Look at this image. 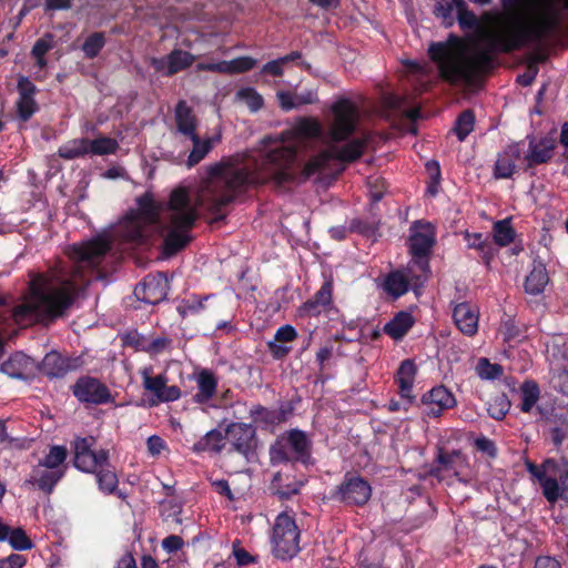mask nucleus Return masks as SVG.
Masks as SVG:
<instances>
[{"instance_id": "obj_1", "label": "nucleus", "mask_w": 568, "mask_h": 568, "mask_svg": "<svg viewBox=\"0 0 568 568\" xmlns=\"http://www.w3.org/2000/svg\"><path fill=\"white\" fill-rule=\"evenodd\" d=\"M345 142L329 146L301 166L296 146L285 145L282 135H265L260 141L261 148L245 156L243 166L234 168L223 162L210 165L207 173L211 181L205 207L212 215L211 223L225 220L229 205L250 187L272 184L276 190H282L326 171L333 160L342 163L359 160L368 140L354 138Z\"/></svg>"}, {"instance_id": "obj_2", "label": "nucleus", "mask_w": 568, "mask_h": 568, "mask_svg": "<svg viewBox=\"0 0 568 568\" xmlns=\"http://www.w3.org/2000/svg\"><path fill=\"white\" fill-rule=\"evenodd\" d=\"M560 24L557 12L544 14L532 23L508 17L479 31L469 59L465 55L463 40L453 33L445 41L432 42L427 52L442 81L453 87L470 85L477 78L494 70L496 55L509 54L532 42L545 41L559 30Z\"/></svg>"}, {"instance_id": "obj_3", "label": "nucleus", "mask_w": 568, "mask_h": 568, "mask_svg": "<svg viewBox=\"0 0 568 568\" xmlns=\"http://www.w3.org/2000/svg\"><path fill=\"white\" fill-rule=\"evenodd\" d=\"M110 250L109 241L102 237L74 245L71 252L74 263L70 270L58 272L50 278L40 274L30 281L29 298L11 311L13 321L19 325L32 322L48 325L67 316L93 273H100L99 267Z\"/></svg>"}, {"instance_id": "obj_4", "label": "nucleus", "mask_w": 568, "mask_h": 568, "mask_svg": "<svg viewBox=\"0 0 568 568\" xmlns=\"http://www.w3.org/2000/svg\"><path fill=\"white\" fill-rule=\"evenodd\" d=\"M199 219L196 206L192 203L186 187L174 189L166 203L162 229L165 232L162 253L166 257L176 255L191 242V231Z\"/></svg>"}, {"instance_id": "obj_5", "label": "nucleus", "mask_w": 568, "mask_h": 568, "mask_svg": "<svg viewBox=\"0 0 568 568\" xmlns=\"http://www.w3.org/2000/svg\"><path fill=\"white\" fill-rule=\"evenodd\" d=\"M301 532L294 517L287 511L278 514L271 531L273 555L282 560L291 559L300 551Z\"/></svg>"}, {"instance_id": "obj_6", "label": "nucleus", "mask_w": 568, "mask_h": 568, "mask_svg": "<svg viewBox=\"0 0 568 568\" xmlns=\"http://www.w3.org/2000/svg\"><path fill=\"white\" fill-rule=\"evenodd\" d=\"M136 205L125 216L128 237L130 241L143 243L146 240V226L159 222L161 207L149 192L136 199Z\"/></svg>"}, {"instance_id": "obj_7", "label": "nucleus", "mask_w": 568, "mask_h": 568, "mask_svg": "<svg viewBox=\"0 0 568 568\" xmlns=\"http://www.w3.org/2000/svg\"><path fill=\"white\" fill-rule=\"evenodd\" d=\"M333 122L328 131L332 142L347 141L356 131L359 120L357 105L347 98H339L332 106Z\"/></svg>"}, {"instance_id": "obj_8", "label": "nucleus", "mask_w": 568, "mask_h": 568, "mask_svg": "<svg viewBox=\"0 0 568 568\" xmlns=\"http://www.w3.org/2000/svg\"><path fill=\"white\" fill-rule=\"evenodd\" d=\"M555 468V463L547 460L541 468L529 465L528 469L535 476L541 488L545 498L554 504L558 499L568 501V470L558 474V478L550 475Z\"/></svg>"}, {"instance_id": "obj_9", "label": "nucleus", "mask_w": 568, "mask_h": 568, "mask_svg": "<svg viewBox=\"0 0 568 568\" xmlns=\"http://www.w3.org/2000/svg\"><path fill=\"white\" fill-rule=\"evenodd\" d=\"M310 458V440L305 433L292 430L282 437L271 448V459L274 463L295 459L306 463Z\"/></svg>"}, {"instance_id": "obj_10", "label": "nucleus", "mask_w": 568, "mask_h": 568, "mask_svg": "<svg viewBox=\"0 0 568 568\" xmlns=\"http://www.w3.org/2000/svg\"><path fill=\"white\" fill-rule=\"evenodd\" d=\"M123 347L131 348L135 353H149L158 355L171 352L172 339L154 333H142L138 329H128L119 335Z\"/></svg>"}, {"instance_id": "obj_11", "label": "nucleus", "mask_w": 568, "mask_h": 568, "mask_svg": "<svg viewBox=\"0 0 568 568\" xmlns=\"http://www.w3.org/2000/svg\"><path fill=\"white\" fill-rule=\"evenodd\" d=\"M436 244V232L429 222L415 221L410 226L407 241L410 257L430 261L433 247Z\"/></svg>"}, {"instance_id": "obj_12", "label": "nucleus", "mask_w": 568, "mask_h": 568, "mask_svg": "<svg viewBox=\"0 0 568 568\" xmlns=\"http://www.w3.org/2000/svg\"><path fill=\"white\" fill-rule=\"evenodd\" d=\"M94 444L93 437L74 440V466L78 469L85 473H95L100 467L108 465V452L93 449Z\"/></svg>"}, {"instance_id": "obj_13", "label": "nucleus", "mask_w": 568, "mask_h": 568, "mask_svg": "<svg viewBox=\"0 0 568 568\" xmlns=\"http://www.w3.org/2000/svg\"><path fill=\"white\" fill-rule=\"evenodd\" d=\"M141 375L144 389L152 395L149 399L151 407L160 403L174 402L181 397L180 388L175 385L169 386L163 374L153 375L152 368L145 367L141 371Z\"/></svg>"}, {"instance_id": "obj_14", "label": "nucleus", "mask_w": 568, "mask_h": 568, "mask_svg": "<svg viewBox=\"0 0 568 568\" xmlns=\"http://www.w3.org/2000/svg\"><path fill=\"white\" fill-rule=\"evenodd\" d=\"M170 290L169 280L163 272L148 274L134 288L135 297L149 305L166 300Z\"/></svg>"}, {"instance_id": "obj_15", "label": "nucleus", "mask_w": 568, "mask_h": 568, "mask_svg": "<svg viewBox=\"0 0 568 568\" xmlns=\"http://www.w3.org/2000/svg\"><path fill=\"white\" fill-rule=\"evenodd\" d=\"M527 140L528 150L524 156V170L526 172L538 165L547 164L552 160L557 146V140L554 135L546 134L541 138L527 135Z\"/></svg>"}, {"instance_id": "obj_16", "label": "nucleus", "mask_w": 568, "mask_h": 568, "mask_svg": "<svg viewBox=\"0 0 568 568\" xmlns=\"http://www.w3.org/2000/svg\"><path fill=\"white\" fill-rule=\"evenodd\" d=\"M371 495V485L358 476H347L336 493L337 498L348 505H364Z\"/></svg>"}, {"instance_id": "obj_17", "label": "nucleus", "mask_w": 568, "mask_h": 568, "mask_svg": "<svg viewBox=\"0 0 568 568\" xmlns=\"http://www.w3.org/2000/svg\"><path fill=\"white\" fill-rule=\"evenodd\" d=\"M312 339V334L298 336L296 329L292 325H283L277 328L274 339L268 342L270 349L274 355H286L292 347L287 343L297 342L301 345V352L306 351Z\"/></svg>"}, {"instance_id": "obj_18", "label": "nucleus", "mask_w": 568, "mask_h": 568, "mask_svg": "<svg viewBox=\"0 0 568 568\" xmlns=\"http://www.w3.org/2000/svg\"><path fill=\"white\" fill-rule=\"evenodd\" d=\"M73 394L79 400L92 404L106 403L110 398L108 388L91 377L80 378L73 386Z\"/></svg>"}, {"instance_id": "obj_19", "label": "nucleus", "mask_w": 568, "mask_h": 568, "mask_svg": "<svg viewBox=\"0 0 568 568\" xmlns=\"http://www.w3.org/2000/svg\"><path fill=\"white\" fill-rule=\"evenodd\" d=\"M422 402L426 407V414L430 417H438L456 405L454 395L444 386L432 388L423 396Z\"/></svg>"}, {"instance_id": "obj_20", "label": "nucleus", "mask_w": 568, "mask_h": 568, "mask_svg": "<svg viewBox=\"0 0 568 568\" xmlns=\"http://www.w3.org/2000/svg\"><path fill=\"white\" fill-rule=\"evenodd\" d=\"M225 437L235 450L246 455L254 446L255 429L247 424L233 423L226 428Z\"/></svg>"}, {"instance_id": "obj_21", "label": "nucleus", "mask_w": 568, "mask_h": 568, "mask_svg": "<svg viewBox=\"0 0 568 568\" xmlns=\"http://www.w3.org/2000/svg\"><path fill=\"white\" fill-rule=\"evenodd\" d=\"M399 270L416 294H419L432 275L430 261L417 257H410L407 265Z\"/></svg>"}, {"instance_id": "obj_22", "label": "nucleus", "mask_w": 568, "mask_h": 568, "mask_svg": "<svg viewBox=\"0 0 568 568\" xmlns=\"http://www.w3.org/2000/svg\"><path fill=\"white\" fill-rule=\"evenodd\" d=\"M521 156L520 143L508 144L497 155L494 166V176L496 179H510L516 172V161Z\"/></svg>"}, {"instance_id": "obj_23", "label": "nucleus", "mask_w": 568, "mask_h": 568, "mask_svg": "<svg viewBox=\"0 0 568 568\" xmlns=\"http://www.w3.org/2000/svg\"><path fill=\"white\" fill-rule=\"evenodd\" d=\"M549 283V273L544 260L537 255L532 260L531 270L526 276L525 291L530 295L541 294Z\"/></svg>"}, {"instance_id": "obj_24", "label": "nucleus", "mask_w": 568, "mask_h": 568, "mask_svg": "<svg viewBox=\"0 0 568 568\" xmlns=\"http://www.w3.org/2000/svg\"><path fill=\"white\" fill-rule=\"evenodd\" d=\"M417 375V366L413 359L407 358L402 362L396 373V383L398 385L399 395L412 404L415 396L413 395V386Z\"/></svg>"}, {"instance_id": "obj_25", "label": "nucleus", "mask_w": 568, "mask_h": 568, "mask_svg": "<svg viewBox=\"0 0 568 568\" xmlns=\"http://www.w3.org/2000/svg\"><path fill=\"white\" fill-rule=\"evenodd\" d=\"M256 65V60L252 57L244 55L235 58L231 61H221L217 63L201 64L200 69L212 72L240 74L252 70Z\"/></svg>"}, {"instance_id": "obj_26", "label": "nucleus", "mask_w": 568, "mask_h": 568, "mask_svg": "<svg viewBox=\"0 0 568 568\" xmlns=\"http://www.w3.org/2000/svg\"><path fill=\"white\" fill-rule=\"evenodd\" d=\"M78 359L79 357H43L39 371L50 378L63 377L80 365Z\"/></svg>"}, {"instance_id": "obj_27", "label": "nucleus", "mask_w": 568, "mask_h": 568, "mask_svg": "<svg viewBox=\"0 0 568 568\" xmlns=\"http://www.w3.org/2000/svg\"><path fill=\"white\" fill-rule=\"evenodd\" d=\"M438 460L442 465V470L452 471L464 484L471 481V477L467 473L468 464L460 453L440 454Z\"/></svg>"}, {"instance_id": "obj_28", "label": "nucleus", "mask_w": 568, "mask_h": 568, "mask_svg": "<svg viewBox=\"0 0 568 568\" xmlns=\"http://www.w3.org/2000/svg\"><path fill=\"white\" fill-rule=\"evenodd\" d=\"M453 318L458 329L467 335H473L477 331L478 316L471 305L464 302L455 306Z\"/></svg>"}, {"instance_id": "obj_29", "label": "nucleus", "mask_w": 568, "mask_h": 568, "mask_svg": "<svg viewBox=\"0 0 568 568\" xmlns=\"http://www.w3.org/2000/svg\"><path fill=\"white\" fill-rule=\"evenodd\" d=\"M464 240L467 243V247L478 251L484 264L489 266L497 253L493 241H490L488 236H484L481 233L469 232H465Z\"/></svg>"}, {"instance_id": "obj_30", "label": "nucleus", "mask_w": 568, "mask_h": 568, "mask_svg": "<svg viewBox=\"0 0 568 568\" xmlns=\"http://www.w3.org/2000/svg\"><path fill=\"white\" fill-rule=\"evenodd\" d=\"M175 123L178 131L186 138L193 136L196 133L197 121L192 112V109L183 100L179 101L175 105Z\"/></svg>"}, {"instance_id": "obj_31", "label": "nucleus", "mask_w": 568, "mask_h": 568, "mask_svg": "<svg viewBox=\"0 0 568 568\" xmlns=\"http://www.w3.org/2000/svg\"><path fill=\"white\" fill-rule=\"evenodd\" d=\"M414 323L415 320L409 312L400 311L396 313L388 323L385 324L384 333L394 339H400L408 333Z\"/></svg>"}, {"instance_id": "obj_32", "label": "nucleus", "mask_w": 568, "mask_h": 568, "mask_svg": "<svg viewBox=\"0 0 568 568\" xmlns=\"http://www.w3.org/2000/svg\"><path fill=\"white\" fill-rule=\"evenodd\" d=\"M382 287L384 292L394 300L399 298L412 290L407 278L399 268L390 271L385 276Z\"/></svg>"}, {"instance_id": "obj_33", "label": "nucleus", "mask_w": 568, "mask_h": 568, "mask_svg": "<svg viewBox=\"0 0 568 568\" xmlns=\"http://www.w3.org/2000/svg\"><path fill=\"white\" fill-rule=\"evenodd\" d=\"M63 469L47 468L39 464L32 471L31 480L36 483L40 489L51 493L55 484L63 477Z\"/></svg>"}, {"instance_id": "obj_34", "label": "nucleus", "mask_w": 568, "mask_h": 568, "mask_svg": "<svg viewBox=\"0 0 568 568\" xmlns=\"http://www.w3.org/2000/svg\"><path fill=\"white\" fill-rule=\"evenodd\" d=\"M195 61V57L189 51L181 49H173L166 55V71L165 75H174L187 68H190Z\"/></svg>"}, {"instance_id": "obj_35", "label": "nucleus", "mask_w": 568, "mask_h": 568, "mask_svg": "<svg viewBox=\"0 0 568 568\" xmlns=\"http://www.w3.org/2000/svg\"><path fill=\"white\" fill-rule=\"evenodd\" d=\"M561 359L566 357H556L550 362V383L554 388L568 395V362Z\"/></svg>"}, {"instance_id": "obj_36", "label": "nucleus", "mask_w": 568, "mask_h": 568, "mask_svg": "<svg viewBox=\"0 0 568 568\" xmlns=\"http://www.w3.org/2000/svg\"><path fill=\"white\" fill-rule=\"evenodd\" d=\"M292 131L297 138L315 139L322 135L323 128L320 121L315 118H300Z\"/></svg>"}, {"instance_id": "obj_37", "label": "nucleus", "mask_w": 568, "mask_h": 568, "mask_svg": "<svg viewBox=\"0 0 568 568\" xmlns=\"http://www.w3.org/2000/svg\"><path fill=\"white\" fill-rule=\"evenodd\" d=\"M520 410L524 413H529L532 407L537 404L540 397V389L536 382L529 379L525 381L520 388Z\"/></svg>"}, {"instance_id": "obj_38", "label": "nucleus", "mask_w": 568, "mask_h": 568, "mask_svg": "<svg viewBox=\"0 0 568 568\" xmlns=\"http://www.w3.org/2000/svg\"><path fill=\"white\" fill-rule=\"evenodd\" d=\"M58 154L64 160H73L89 154V139L71 140L59 148Z\"/></svg>"}, {"instance_id": "obj_39", "label": "nucleus", "mask_w": 568, "mask_h": 568, "mask_svg": "<svg viewBox=\"0 0 568 568\" xmlns=\"http://www.w3.org/2000/svg\"><path fill=\"white\" fill-rule=\"evenodd\" d=\"M225 440L226 437L221 430L212 429L194 444V450L220 452L225 446Z\"/></svg>"}, {"instance_id": "obj_40", "label": "nucleus", "mask_w": 568, "mask_h": 568, "mask_svg": "<svg viewBox=\"0 0 568 568\" xmlns=\"http://www.w3.org/2000/svg\"><path fill=\"white\" fill-rule=\"evenodd\" d=\"M515 230L511 226L510 219L495 222L493 226V243L498 246H507L515 239Z\"/></svg>"}, {"instance_id": "obj_41", "label": "nucleus", "mask_w": 568, "mask_h": 568, "mask_svg": "<svg viewBox=\"0 0 568 568\" xmlns=\"http://www.w3.org/2000/svg\"><path fill=\"white\" fill-rule=\"evenodd\" d=\"M197 387L199 390L195 394V400L197 403H204L214 395L216 389V379L210 372L203 371L197 376Z\"/></svg>"}, {"instance_id": "obj_42", "label": "nucleus", "mask_w": 568, "mask_h": 568, "mask_svg": "<svg viewBox=\"0 0 568 568\" xmlns=\"http://www.w3.org/2000/svg\"><path fill=\"white\" fill-rule=\"evenodd\" d=\"M189 139L193 143V148L187 158V166L192 168V166L196 165L197 163H200L206 156V154L211 151L212 140L211 139L201 140L197 134L190 136Z\"/></svg>"}, {"instance_id": "obj_43", "label": "nucleus", "mask_w": 568, "mask_h": 568, "mask_svg": "<svg viewBox=\"0 0 568 568\" xmlns=\"http://www.w3.org/2000/svg\"><path fill=\"white\" fill-rule=\"evenodd\" d=\"M106 43L104 32L97 31L87 37L84 40L81 50L87 59L97 58Z\"/></svg>"}, {"instance_id": "obj_44", "label": "nucleus", "mask_w": 568, "mask_h": 568, "mask_svg": "<svg viewBox=\"0 0 568 568\" xmlns=\"http://www.w3.org/2000/svg\"><path fill=\"white\" fill-rule=\"evenodd\" d=\"M475 125V114L470 109L464 110L456 119L455 125L453 128L454 133L457 139L462 142L469 135V133L474 130Z\"/></svg>"}, {"instance_id": "obj_45", "label": "nucleus", "mask_w": 568, "mask_h": 568, "mask_svg": "<svg viewBox=\"0 0 568 568\" xmlns=\"http://www.w3.org/2000/svg\"><path fill=\"white\" fill-rule=\"evenodd\" d=\"M118 149V141L109 136H101L94 140H89V153L94 155L114 154Z\"/></svg>"}, {"instance_id": "obj_46", "label": "nucleus", "mask_w": 568, "mask_h": 568, "mask_svg": "<svg viewBox=\"0 0 568 568\" xmlns=\"http://www.w3.org/2000/svg\"><path fill=\"white\" fill-rule=\"evenodd\" d=\"M456 6V12H457V20L459 23L460 29L463 30H470L478 28L479 22L476 14L468 10L467 4L465 0H454Z\"/></svg>"}, {"instance_id": "obj_47", "label": "nucleus", "mask_w": 568, "mask_h": 568, "mask_svg": "<svg viewBox=\"0 0 568 568\" xmlns=\"http://www.w3.org/2000/svg\"><path fill=\"white\" fill-rule=\"evenodd\" d=\"M213 295H191L183 300L181 305L178 307V312L181 316L195 315L205 308L204 302L211 298Z\"/></svg>"}, {"instance_id": "obj_48", "label": "nucleus", "mask_w": 568, "mask_h": 568, "mask_svg": "<svg viewBox=\"0 0 568 568\" xmlns=\"http://www.w3.org/2000/svg\"><path fill=\"white\" fill-rule=\"evenodd\" d=\"M95 474L100 489L103 493L112 494L118 486V477L115 473L109 468V465H106L100 467Z\"/></svg>"}, {"instance_id": "obj_49", "label": "nucleus", "mask_w": 568, "mask_h": 568, "mask_svg": "<svg viewBox=\"0 0 568 568\" xmlns=\"http://www.w3.org/2000/svg\"><path fill=\"white\" fill-rule=\"evenodd\" d=\"M510 409V402L505 394H499L488 403L487 412L496 420L503 419Z\"/></svg>"}, {"instance_id": "obj_50", "label": "nucleus", "mask_w": 568, "mask_h": 568, "mask_svg": "<svg viewBox=\"0 0 568 568\" xmlns=\"http://www.w3.org/2000/svg\"><path fill=\"white\" fill-rule=\"evenodd\" d=\"M476 372L481 379L494 381L503 375L504 369L499 364L490 363L487 357H483L476 365Z\"/></svg>"}, {"instance_id": "obj_51", "label": "nucleus", "mask_w": 568, "mask_h": 568, "mask_svg": "<svg viewBox=\"0 0 568 568\" xmlns=\"http://www.w3.org/2000/svg\"><path fill=\"white\" fill-rule=\"evenodd\" d=\"M17 116L22 122H28L39 111L34 98H19L17 103Z\"/></svg>"}, {"instance_id": "obj_52", "label": "nucleus", "mask_w": 568, "mask_h": 568, "mask_svg": "<svg viewBox=\"0 0 568 568\" xmlns=\"http://www.w3.org/2000/svg\"><path fill=\"white\" fill-rule=\"evenodd\" d=\"M67 458V449L63 446L51 447L49 454L44 457L40 464L47 468L63 469V463Z\"/></svg>"}, {"instance_id": "obj_53", "label": "nucleus", "mask_w": 568, "mask_h": 568, "mask_svg": "<svg viewBox=\"0 0 568 568\" xmlns=\"http://www.w3.org/2000/svg\"><path fill=\"white\" fill-rule=\"evenodd\" d=\"M454 10H456L454 0H440L435 4L434 14L440 18L446 27H450L454 24Z\"/></svg>"}, {"instance_id": "obj_54", "label": "nucleus", "mask_w": 568, "mask_h": 568, "mask_svg": "<svg viewBox=\"0 0 568 568\" xmlns=\"http://www.w3.org/2000/svg\"><path fill=\"white\" fill-rule=\"evenodd\" d=\"M237 94L245 101L251 112H257L264 105L263 97L254 88L241 89Z\"/></svg>"}, {"instance_id": "obj_55", "label": "nucleus", "mask_w": 568, "mask_h": 568, "mask_svg": "<svg viewBox=\"0 0 568 568\" xmlns=\"http://www.w3.org/2000/svg\"><path fill=\"white\" fill-rule=\"evenodd\" d=\"M6 541L17 550H28L32 548V542L22 528H11Z\"/></svg>"}, {"instance_id": "obj_56", "label": "nucleus", "mask_w": 568, "mask_h": 568, "mask_svg": "<svg viewBox=\"0 0 568 568\" xmlns=\"http://www.w3.org/2000/svg\"><path fill=\"white\" fill-rule=\"evenodd\" d=\"M545 344L546 355H567L568 344L564 335H555L547 337Z\"/></svg>"}, {"instance_id": "obj_57", "label": "nucleus", "mask_w": 568, "mask_h": 568, "mask_svg": "<svg viewBox=\"0 0 568 568\" xmlns=\"http://www.w3.org/2000/svg\"><path fill=\"white\" fill-rule=\"evenodd\" d=\"M327 310L325 305H322V303L313 296L300 306L298 314L302 317H312Z\"/></svg>"}, {"instance_id": "obj_58", "label": "nucleus", "mask_w": 568, "mask_h": 568, "mask_svg": "<svg viewBox=\"0 0 568 568\" xmlns=\"http://www.w3.org/2000/svg\"><path fill=\"white\" fill-rule=\"evenodd\" d=\"M313 296L329 308L333 303V278H326Z\"/></svg>"}, {"instance_id": "obj_59", "label": "nucleus", "mask_w": 568, "mask_h": 568, "mask_svg": "<svg viewBox=\"0 0 568 568\" xmlns=\"http://www.w3.org/2000/svg\"><path fill=\"white\" fill-rule=\"evenodd\" d=\"M53 48V36L47 33L44 37L38 39L32 47L31 54L33 58H42L45 57L48 51Z\"/></svg>"}, {"instance_id": "obj_60", "label": "nucleus", "mask_w": 568, "mask_h": 568, "mask_svg": "<svg viewBox=\"0 0 568 568\" xmlns=\"http://www.w3.org/2000/svg\"><path fill=\"white\" fill-rule=\"evenodd\" d=\"M254 419L256 422L263 420L271 424H277L284 420V416L277 412H270L264 407H257L254 412Z\"/></svg>"}, {"instance_id": "obj_61", "label": "nucleus", "mask_w": 568, "mask_h": 568, "mask_svg": "<svg viewBox=\"0 0 568 568\" xmlns=\"http://www.w3.org/2000/svg\"><path fill=\"white\" fill-rule=\"evenodd\" d=\"M146 448L150 456L158 457L168 446L160 436L152 435L146 439Z\"/></svg>"}, {"instance_id": "obj_62", "label": "nucleus", "mask_w": 568, "mask_h": 568, "mask_svg": "<svg viewBox=\"0 0 568 568\" xmlns=\"http://www.w3.org/2000/svg\"><path fill=\"white\" fill-rule=\"evenodd\" d=\"M19 98H34L37 87L28 77H20L18 80Z\"/></svg>"}, {"instance_id": "obj_63", "label": "nucleus", "mask_w": 568, "mask_h": 568, "mask_svg": "<svg viewBox=\"0 0 568 568\" xmlns=\"http://www.w3.org/2000/svg\"><path fill=\"white\" fill-rule=\"evenodd\" d=\"M261 73L271 74L273 77H282L284 74V64L280 58L271 60L263 65Z\"/></svg>"}, {"instance_id": "obj_64", "label": "nucleus", "mask_w": 568, "mask_h": 568, "mask_svg": "<svg viewBox=\"0 0 568 568\" xmlns=\"http://www.w3.org/2000/svg\"><path fill=\"white\" fill-rule=\"evenodd\" d=\"M24 564V557L17 554L0 559V568H22Z\"/></svg>"}]
</instances>
